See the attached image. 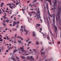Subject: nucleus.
Segmentation results:
<instances>
[{"mask_svg":"<svg viewBox=\"0 0 61 61\" xmlns=\"http://www.w3.org/2000/svg\"><path fill=\"white\" fill-rule=\"evenodd\" d=\"M24 31H25V32L26 33L25 34V35H27L28 33V32L27 31V30L25 29V26L24 25Z\"/></svg>","mask_w":61,"mask_h":61,"instance_id":"5","label":"nucleus"},{"mask_svg":"<svg viewBox=\"0 0 61 61\" xmlns=\"http://www.w3.org/2000/svg\"><path fill=\"white\" fill-rule=\"evenodd\" d=\"M13 37L14 38V39H15V38L14 37H12L11 38V39H13Z\"/></svg>","mask_w":61,"mask_h":61,"instance_id":"37","label":"nucleus"},{"mask_svg":"<svg viewBox=\"0 0 61 61\" xmlns=\"http://www.w3.org/2000/svg\"><path fill=\"white\" fill-rule=\"evenodd\" d=\"M29 55V54L28 53L27 54H25V56H28V55Z\"/></svg>","mask_w":61,"mask_h":61,"instance_id":"39","label":"nucleus"},{"mask_svg":"<svg viewBox=\"0 0 61 61\" xmlns=\"http://www.w3.org/2000/svg\"><path fill=\"white\" fill-rule=\"evenodd\" d=\"M13 7H14V6H10V8L12 9H13Z\"/></svg>","mask_w":61,"mask_h":61,"instance_id":"16","label":"nucleus"},{"mask_svg":"<svg viewBox=\"0 0 61 61\" xmlns=\"http://www.w3.org/2000/svg\"><path fill=\"white\" fill-rule=\"evenodd\" d=\"M9 39H10V38H7V40H8Z\"/></svg>","mask_w":61,"mask_h":61,"instance_id":"53","label":"nucleus"},{"mask_svg":"<svg viewBox=\"0 0 61 61\" xmlns=\"http://www.w3.org/2000/svg\"><path fill=\"white\" fill-rule=\"evenodd\" d=\"M3 22H4V23H5V22H6V21H5V20H4L3 21Z\"/></svg>","mask_w":61,"mask_h":61,"instance_id":"35","label":"nucleus"},{"mask_svg":"<svg viewBox=\"0 0 61 61\" xmlns=\"http://www.w3.org/2000/svg\"><path fill=\"white\" fill-rule=\"evenodd\" d=\"M17 51V50H16V49H15V50H14V51H13V53H15V52H16Z\"/></svg>","mask_w":61,"mask_h":61,"instance_id":"15","label":"nucleus"},{"mask_svg":"<svg viewBox=\"0 0 61 61\" xmlns=\"http://www.w3.org/2000/svg\"><path fill=\"white\" fill-rule=\"evenodd\" d=\"M29 41V39H28L26 40V41L27 42H28V41Z\"/></svg>","mask_w":61,"mask_h":61,"instance_id":"44","label":"nucleus"},{"mask_svg":"<svg viewBox=\"0 0 61 61\" xmlns=\"http://www.w3.org/2000/svg\"><path fill=\"white\" fill-rule=\"evenodd\" d=\"M22 11H25V10L23 9H22Z\"/></svg>","mask_w":61,"mask_h":61,"instance_id":"54","label":"nucleus"},{"mask_svg":"<svg viewBox=\"0 0 61 61\" xmlns=\"http://www.w3.org/2000/svg\"><path fill=\"white\" fill-rule=\"evenodd\" d=\"M17 38H19V39H20V38L21 37L20 36H18V37H17Z\"/></svg>","mask_w":61,"mask_h":61,"instance_id":"27","label":"nucleus"},{"mask_svg":"<svg viewBox=\"0 0 61 61\" xmlns=\"http://www.w3.org/2000/svg\"><path fill=\"white\" fill-rule=\"evenodd\" d=\"M16 43H17V42H16L15 40L14 41V44H16Z\"/></svg>","mask_w":61,"mask_h":61,"instance_id":"29","label":"nucleus"},{"mask_svg":"<svg viewBox=\"0 0 61 61\" xmlns=\"http://www.w3.org/2000/svg\"><path fill=\"white\" fill-rule=\"evenodd\" d=\"M34 10H36V11H37V9H35Z\"/></svg>","mask_w":61,"mask_h":61,"instance_id":"61","label":"nucleus"},{"mask_svg":"<svg viewBox=\"0 0 61 61\" xmlns=\"http://www.w3.org/2000/svg\"><path fill=\"white\" fill-rule=\"evenodd\" d=\"M5 16H6L5 15H4L3 16V18H4V19H6V18L5 17Z\"/></svg>","mask_w":61,"mask_h":61,"instance_id":"18","label":"nucleus"},{"mask_svg":"<svg viewBox=\"0 0 61 61\" xmlns=\"http://www.w3.org/2000/svg\"><path fill=\"white\" fill-rule=\"evenodd\" d=\"M0 42H2V41H3V40H2V39H1V40H0Z\"/></svg>","mask_w":61,"mask_h":61,"instance_id":"46","label":"nucleus"},{"mask_svg":"<svg viewBox=\"0 0 61 61\" xmlns=\"http://www.w3.org/2000/svg\"><path fill=\"white\" fill-rule=\"evenodd\" d=\"M6 21L7 22V23H8L9 22V20H6Z\"/></svg>","mask_w":61,"mask_h":61,"instance_id":"26","label":"nucleus"},{"mask_svg":"<svg viewBox=\"0 0 61 61\" xmlns=\"http://www.w3.org/2000/svg\"><path fill=\"white\" fill-rule=\"evenodd\" d=\"M58 10H59V12H57L58 14V19L59 20H60V12H61V8H59V7H58Z\"/></svg>","mask_w":61,"mask_h":61,"instance_id":"2","label":"nucleus"},{"mask_svg":"<svg viewBox=\"0 0 61 61\" xmlns=\"http://www.w3.org/2000/svg\"><path fill=\"white\" fill-rule=\"evenodd\" d=\"M18 25H19L18 24L17 25V26L16 27V28H18Z\"/></svg>","mask_w":61,"mask_h":61,"instance_id":"42","label":"nucleus"},{"mask_svg":"<svg viewBox=\"0 0 61 61\" xmlns=\"http://www.w3.org/2000/svg\"><path fill=\"white\" fill-rule=\"evenodd\" d=\"M30 14H31V13L30 12V13H28L29 15H30V16H32V15H30Z\"/></svg>","mask_w":61,"mask_h":61,"instance_id":"24","label":"nucleus"},{"mask_svg":"<svg viewBox=\"0 0 61 61\" xmlns=\"http://www.w3.org/2000/svg\"><path fill=\"white\" fill-rule=\"evenodd\" d=\"M18 42H19V43H22V42H21V40H20V41H19Z\"/></svg>","mask_w":61,"mask_h":61,"instance_id":"25","label":"nucleus"},{"mask_svg":"<svg viewBox=\"0 0 61 61\" xmlns=\"http://www.w3.org/2000/svg\"><path fill=\"white\" fill-rule=\"evenodd\" d=\"M49 15H50V16H51V17H53V16H52L50 14V13H49Z\"/></svg>","mask_w":61,"mask_h":61,"instance_id":"32","label":"nucleus"},{"mask_svg":"<svg viewBox=\"0 0 61 61\" xmlns=\"http://www.w3.org/2000/svg\"><path fill=\"white\" fill-rule=\"evenodd\" d=\"M47 38L48 40H50V37H49V36H48V37H47Z\"/></svg>","mask_w":61,"mask_h":61,"instance_id":"23","label":"nucleus"},{"mask_svg":"<svg viewBox=\"0 0 61 61\" xmlns=\"http://www.w3.org/2000/svg\"><path fill=\"white\" fill-rule=\"evenodd\" d=\"M36 25H37L38 26H40V24H36Z\"/></svg>","mask_w":61,"mask_h":61,"instance_id":"40","label":"nucleus"},{"mask_svg":"<svg viewBox=\"0 0 61 61\" xmlns=\"http://www.w3.org/2000/svg\"><path fill=\"white\" fill-rule=\"evenodd\" d=\"M4 4V3H1V5H3Z\"/></svg>","mask_w":61,"mask_h":61,"instance_id":"31","label":"nucleus"},{"mask_svg":"<svg viewBox=\"0 0 61 61\" xmlns=\"http://www.w3.org/2000/svg\"><path fill=\"white\" fill-rule=\"evenodd\" d=\"M52 41L51 42L49 43V44H50V45H51V44H53V45L54 44V40H53V39H52Z\"/></svg>","mask_w":61,"mask_h":61,"instance_id":"7","label":"nucleus"},{"mask_svg":"<svg viewBox=\"0 0 61 61\" xmlns=\"http://www.w3.org/2000/svg\"><path fill=\"white\" fill-rule=\"evenodd\" d=\"M31 43H32V42L31 41H29L28 42V44H31Z\"/></svg>","mask_w":61,"mask_h":61,"instance_id":"28","label":"nucleus"},{"mask_svg":"<svg viewBox=\"0 0 61 61\" xmlns=\"http://www.w3.org/2000/svg\"><path fill=\"white\" fill-rule=\"evenodd\" d=\"M47 9L48 10V6L47 5Z\"/></svg>","mask_w":61,"mask_h":61,"instance_id":"50","label":"nucleus"},{"mask_svg":"<svg viewBox=\"0 0 61 61\" xmlns=\"http://www.w3.org/2000/svg\"><path fill=\"white\" fill-rule=\"evenodd\" d=\"M33 50L35 51H36V50H35L34 49H33Z\"/></svg>","mask_w":61,"mask_h":61,"instance_id":"52","label":"nucleus"},{"mask_svg":"<svg viewBox=\"0 0 61 61\" xmlns=\"http://www.w3.org/2000/svg\"><path fill=\"white\" fill-rule=\"evenodd\" d=\"M8 29L7 28H6V29L5 30V31L7 30Z\"/></svg>","mask_w":61,"mask_h":61,"instance_id":"62","label":"nucleus"},{"mask_svg":"<svg viewBox=\"0 0 61 61\" xmlns=\"http://www.w3.org/2000/svg\"><path fill=\"white\" fill-rule=\"evenodd\" d=\"M58 44H60V41H59L58 43Z\"/></svg>","mask_w":61,"mask_h":61,"instance_id":"41","label":"nucleus"},{"mask_svg":"<svg viewBox=\"0 0 61 61\" xmlns=\"http://www.w3.org/2000/svg\"><path fill=\"white\" fill-rule=\"evenodd\" d=\"M2 10L3 12H5V10H3V9H2Z\"/></svg>","mask_w":61,"mask_h":61,"instance_id":"56","label":"nucleus"},{"mask_svg":"<svg viewBox=\"0 0 61 61\" xmlns=\"http://www.w3.org/2000/svg\"><path fill=\"white\" fill-rule=\"evenodd\" d=\"M36 0H34V1H33V3H34H34H35V2H36Z\"/></svg>","mask_w":61,"mask_h":61,"instance_id":"34","label":"nucleus"},{"mask_svg":"<svg viewBox=\"0 0 61 61\" xmlns=\"http://www.w3.org/2000/svg\"><path fill=\"white\" fill-rule=\"evenodd\" d=\"M36 45H39V43H38V41H37L36 42Z\"/></svg>","mask_w":61,"mask_h":61,"instance_id":"22","label":"nucleus"},{"mask_svg":"<svg viewBox=\"0 0 61 61\" xmlns=\"http://www.w3.org/2000/svg\"><path fill=\"white\" fill-rule=\"evenodd\" d=\"M13 3H15V1H14V0H13Z\"/></svg>","mask_w":61,"mask_h":61,"instance_id":"63","label":"nucleus"},{"mask_svg":"<svg viewBox=\"0 0 61 61\" xmlns=\"http://www.w3.org/2000/svg\"><path fill=\"white\" fill-rule=\"evenodd\" d=\"M41 34H43V36L45 34H44V33L43 32H41Z\"/></svg>","mask_w":61,"mask_h":61,"instance_id":"45","label":"nucleus"},{"mask_svg":"<svg viewBox=\"0 0 61 61\" xmlns=\"http://www.w3.org/2000/svg\"><path fill=\"white\" fill-rule=\"evenodd\" d=\"M43 36L44 38H46V37H47V36H46V35L45 34H43Z\"/></svg>","mask_w":61,"mask_h":61,"instance_id":"9","label":"nucleus"},{"mask_svg":"<svg viewBox=\"0 0 61 61\" xmlns=\"http://www.w3.org/2000/svg\"><path fill=\"white\" fill-rule=\"evenodd\" d=\"M3 24L4 25V26H6V25L5 23H3Z\"/></svg>","mask_w":61,"mask_h":61,"instance_id":"30","label":"nucleus"},{"mask_svg":"<svg viewBox=\"0 0 61 61\" xmlns=\"http://www.w3.org/2000/svg\"><path fill=\"white\" fill-rule=\"evenodd\" d=\"M4 39H6V38H5V37H4Z\"/></svg>","mask_w":61,"mask_h":61,"instance_id":"48","label":"nucleus"},{"mask_svg":"<svg viewBox=\"0 0 61 61\" xmlns=\"http://www.w3.org/2000/svg\"><path fill=\"white\" fill-rule=\"evenodd\" d=\"M16 58H17V59H19V58L18 57H17V56H16Z\"/></svg>","mask_w":61,"mask_h":61,"instance_id":"36","label":"nucleus"},{"mask_svg":"<svg viewBox=\"0 0 61 61\" xmlns=\"http://www.w3.org/2000/svg\"><path fill=\"white\" fill-rule=\"evenodd\" d=\"M20 39L21 40H24V39L23 38H22L21 37Z\"/></svg>","mask_w":61,"mask_h":61,"instance_id":"33","label":"nucleus"},{"mask_svg":"<svg viewBox=\"0 0 61 61\" xmlns=\"http://www.w3.org/2000/svg\"><path fill=\"white\" fill-rule=\"evenodd\" d=\"M41 55H45V52H42L41 53Z\"/></svg>","mask_w":61,"mask_h":61,"instance_id":"20","label":"nucleus"},{"mask_svg":"<svg viewBox=\"0 0 61 61\" xmlns=\"http://www.w3.org/2000/svg\"><path fill=\"white\" fill-rule=\"evenodd\" d=\"M43 50H44V48H42L41 49V51H43Z\"/></svg>","mask_w":61,"mask_h":61,"instance_id":"43","label":"nucleus"},{"mask_svg":"<svg viewBox=\"0 0 61 61\" xmlns=\"http://www.w3.org/2000/svg\"><path fill=\"white\" fill-rule=\"evenodd\" d=\"M56 21H58V18H57L56 17Z\"/></svg>","mask_w":61,"mask_h":61,"instance_id":"38","label":"nucleus"},{"mask_svg":"<svg viewBox=\"0 0 61 61\" xmlns=\"http://www.w3.org/2000/svg\"><path fill=\"white\" fill-rule=\"evenodd\" d=\"M53 4L54 5H53V6H56V5H57V4L56 3V2H55Z\"/></svg>","mask_w":61,"mask_h":61,"instance_id":"11","label":"nucleus"},{"mask_svg":"<svg viewBox=\"0 0 61 61\" xmlns=\"http://www.w3.org/2000/svg\"><path fill=\"white\" fill-rule=\"evenodd\" d=\"M13 26H14L15 25L17 24V23L15 22V21H14L13 22Z\"/></svg>","mask_w":61,"mask_h":61,"instance_id":"12","label":"nucleus"},{"mask_svg":"<svg viewBox=\"0 0 61 61\" xmlns=\"http://www.w3.org/2000/svg\"><path fill=\"white\" fill-rule=\"evenodd\" d=\"M48 10V14H49V13H50V12H49V10Z\"/></svg>","mask_w":61,"mask_h":61,"instance_id":"57","label":"nucleus"},{"mask_svg":"<svg viewBox=\"0 0 61 61\" xmlns=\"http://www.w3.org/2000/svg\"><path fill=\"white\" fill-rule=\"evenodd\" d=\"M24 46H22V47H21L20 48V49L21 50L22 52L23 53H27V51H25V50H24Z\"/></svg>","mask_w":61,"mask_h":61,"instance_id":"3","label":"nucleus"},{"mask_svg":"<svg viewBox=\"0 0 61 61\" xmlns=\"http://www.w3.org/2000/svg\"><path fill=\"white\" fill-rule=\"evenodd\" d=\"M11 13H12V11H10V13L9 14H11Z\"/></svg>","mask_w":61,"mask_h":61,"instance_id":"49","label":"nucleus"},{"mask_svg":"<svg viewBox=\"0 0 61 61\" xmlns=\"http://www.w3.org/2000/svg\"><path fill=\"white\" fill-rule=\"evenodd\" d=\"M6 52H8V50H7L6 51Z\"/></svg>","mask_w":61,"mask_h":61,"instance_id":"58","label":"nucleus"},{"mask_svg":"<svg viewBox=\"0 0 61 61\" xmlns=\"http://www.w3.org/2000/svg\"><path fill=\"white\" fill-rule=\"evenodd\" d=\"M33 5H30V7H31L32 6H33Z\"/></svg>","mask_w":61,"mask_h":61,"instance_id":"64","label":"nucleus"},{"mask_svg":"<svg viewBox=\"0 0 61 61\" xmlns=\"http://www.w3.org/2000/svg\"><path fill=\"white\" fill-rule=\"evenodd\" d=\"M37 14L36 16H34L35 18V19H36L37 20L39 18V17H40V12L39 11H38L37 12Z\"/></svg>","mask_w":61,"mask_h":61,"instance_id":"1","label":"nucleus"},{"mask_svg":"<svg viewBox=\"0 0 61 61\" xmlns=\"http://www.w3.org/2000/svg\"><path fill=\"white\" fill-rule=\"evenodd\" d=\"M46 0V1H48V2H49L50 3V4H51V0Z\"/></svg>","mask_w":61,"mask_h":61,"instance_id":"13","label":"nucleus"},{"mask_svg":"<svg viewBox=\"0 0 61 61\" xmlns=\"http://www.w3.org/2000/svg\"><path fill=\"white\" fill-rule=\"evenodd\" d=\"M54 15L53 16V22L54 24H55V15L54 13Z\"/></svg>","mask_w":61,"mask_h":61,"instance_id":"6","label":"nucleus"},{"mask_svg":"<svg viewBox=\"0 0 61 61\" xmlns=\"http://www.w3.org/2000/svg\"><path fill=\"white\" fill-rule=\"evenodd\" d=\"M30 58L31 59V61H35V59H34L33 58H33V56H31Z\"/></svg>","mask_w":61,"mask_h":61,"instance_id":"8","label":"nucleus"},{"mask_svg":"<svg viewBox=\"0 0 61 61\" xmlns=\"http://www.w3.org/2000/svg\"><path fill=\"white\" fill-rule=\"evenodd\" d=\"M27 58H26L27 59H29V60H31V59L30 58V57L29 56H28L27 57Z\"/></svg>","mask_w":61,"mask_h":61,"instance_id":"14","label":"nucleus"},{"mask_svg":"<svg viewBox=\"0 0 61 61\" xmlns=\"http://www.w3.org/2000/svg\"><path fill=\"white\" fill-rule=\"evenodd\" d=\"M16 36H16V34H15V37H16Z\"/></svg>","mask_w":61,"mask_h":61,"instance_id":"60","label":"nucleus"},{"mask_svg":"<svg viewBox=\"0 0 61 61\" xmlns=\"http://www.w3.org/2000/svg\"><path fill=\"white\" fill-rule=\"evenodd\" d=\"M33 36H35V32H33Z\"/></svg>","mask_w":61,"mask_h":61,"instance_id":"17","label":"nucleus"},{"mask_svg":"<svg viewBox=\"0 0 61 61\" xmlns=\"http://www.w3.org/2000/svg\"><path fill=\"white\" fill-rule=\"evenodd\" d=\"M0 45H2V42H0Z\"/></svg>","mask_w":61,"mask_h":61,"instance_id":"51","label":"nucleus"},{"mask_svg":"<svg viewBox=\"0 0 61 61\" xmlns=\"http://www.w3.org/2000/svg\"><path fill=\"white\" fill-rule=\"evenodd\" d=\"M21 29H20V31H22V32H23V31L24 30H23V27H24V26H21Z\"/></svg>","mask_w":61,"mask_h":61,"instance_id":"10","label":"nucleus"},{"mask_svg":"<svg viewBox=\"0 0 61 61\" xmlns=\"http://www.w3.org/2000/svg\"><path fill=\"white\" fill-rule=\"evenodd\" d=\"M19 22H17V24H19Z\"/></svg>","mask_w":61,"mask_h":61,"instance_id":"59","label":"nucleus"},{"mask_svg":"<svg viewBox=\"0 0 61 61\" xmlns=\"http://www.w3.org/2000/svg\"><path fill=\"white\" fill-rule=\"evenodd\" d=\"M11 5V4H7V5Z\"/></svg>","mask_w":61,"mask_h":61,"instance_id":"47","label":"nucleus"},{"mask_svg":"<svg viewBox=\"0 0 61 61\" xmlns=\"http://www.w3.org/2000/svg\"><path fill=\"white\" fill-rule=\"evenodd\" d=\"M41 19V22H43V21H42V19Z\"/></svg>","mask_w":61,"mask_h":61,"instance_id":"55","label":"nucleus"},{"mask_svg":"<svg viewBox=\"0 0 61 61\" xmlns=\"http://www.w3.org/2000/svg\"><path fill=\"white\" fill-rule=\"evenodd\" d=\"M53 9H54V10L55 11L56 10V8L55 7V6H53Z\"/></svg>","mask_w":61,"mask_h":61,"instance_id":"21","label":"nucleus"},{"mask_svg":"<svg viewBox=\"0 0 61 61\" xmlns=\"http://www.w3.org/2000/svg\"><path fill=\"white\" fill-rule=\"evenodd\" d=\"M54 27L55 29V32L57 35V27L55 25H54Z\"/></svg>","mask_w":61,"mask_h":61,"instance_id":"4","label":"nucleus"},{"mask_svg":"<svg viewBox=\"0 0 61 61\" xmlns=\"http://www.w3.org/2000/svg\"><path fill=\"white\" fill-rule=\"evenodd\" d=\"M21 57H22V58H23V59H25V57H24L23 56H21Z\"/></svg>","mask_w":61,"mask_h":61,"instance_id":"19","label":"nucleus"}]
</instances>
